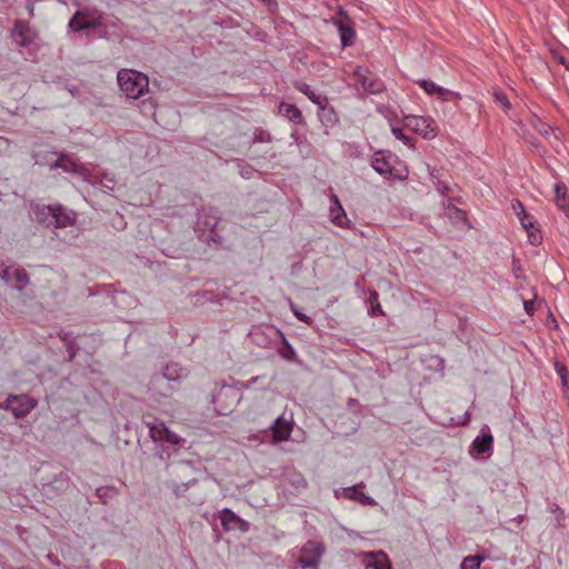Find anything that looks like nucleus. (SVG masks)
I'll use <instances>...</instances> for the list:
<instances>
[{
	"instance_id": "obj_1",
	"label": "nucleus",
	"mask_w": 569,
	"mask_h": 569,
	"mask_svg": "<svg viewBox=\"0 0 569 569\" xmlns=\"http://www.w3.org/2000/svg\"><path fill=\"white\" fill-rule=\"evenodd\" d=\"M187 376V370L179 363H167L162 372L151 376L147 385L148 399L157 403H166L174 392L180 390Z\"/></svg>"
},
{
	"instance_id": "obj_2",
	"label": "nucleus",
	"mask_w": 569,
	"mask_h": 569,
	"mask_svg": "<svg viewBox=\"0 0 569 569\" xmlns=\"http://www.w3.org/2000/svg\"><path fill=\"white\" fill-rule=\"evenodd\" d=\"M372 169L388 180L403 181L408 178L409 171L403 161L389 151L379 150L371 159Z\"/></svg>"
},
{
	"instance_id": "obj_3",
	"label": "nucleus",
	"mask_w": 569,
	"mask_h": 569,
	"mask_svg": "<svg viewBox=\"0 0 569 569\" xmlns=\"http://www.w3.org/2000/svg\"><path fill=\"white\" fill-rule=\"evenodd\" d=\"M117 81L120 90L130 99L138 100L149 91L148 76L133 69L119 70Z\"/></svg>"
},
{
	"instance_id": "obj_4",
	"label": "nucleus",
	"mask_w": 569,
	"mask_h": 569,
	"mask_svg": "<svg viewBox=\"0 0 569 569\" xmlns=\"http://www.w3.org/2000/svg\"><path fill=\"white\" fill-rule=\"evenodd\" d=\"M240 399L241 395L237 388L222 385L213 391L211 402L218 415L227 416L233 411Z\"/></svg>"
},
{
	"instance_id": "obj_5",
	"label": "nucleus",
	"mask_w": 569,
	"mask_h": 569,
	"mask_svg": "<svg viewBox=\"0 0 569 569\" xmlns=\"http://www.w3.org/2000/svg\"><path fill=\"white\" fill-rule=\"evenodd\" d=\"M37 406L38 400L26 393L9 395L0 402V409L10 411L17 419L27 417Z\"/></svg>"
},
{
	"instance_id": "obj_6",
	"label": "nucleus",
	"mask_w": 569,
	"mask_h": 569,
	"mask_svg": "<svg viewBox=\"0 0 569 569\" xmlns=\"http://www.w3.org/2000/svg\"><path fill=\"white\" fill-rule=\"evenodd\" d=\"M143 423L149 429V436L153 441H163L170 445H179L181 439L172 432L166 423L151 415L143 416Z\"/></svg>"
},
{
	"instance_id": "obj_7",
	"label": "nucleus",
	"mask_w": 569,
	"mask_h": 569,
	"mask_svg": "<svg viewBox=\"0 0 569 569\" xmlns=\"http://www.w3.org/2000/svg\"><path fill=\"white\" fill-rule=\"evenodd\" d=\"M325 546L315 540H308L300 549L298 565L301 569H318Z\"/></svg>"
},
{
	"instance_id": "obj_8",
	"label": "nucleus",
	"mask_w": 569,
	"mask_h": 569,
	"mask_svg": "<svg viewBox=\"0 0 569 569\" xmlns=\"http://www.w3.org/2000/svg\"><path fill=\"white\" fill-rule=\"evenodd\" d=\"M281 330L272 325L252 326L248 333L250 341L259 348H271Z\"/></svg>"
},
{
	"instance_id": "obj_9",
	"label": "nucleus",
	"mask_w": 569,
	"mask_h": 569,
	"mask_svg": "<svg viewBox=\"0 0 569 569\" xmlns=\"http://www.w3.org/2000/svg\"><path fill=\"white\" fill-rule=\"evenodd\" d=\"M222 218L219 214L217 208H201L197 212V218L194 222V232L198 238H202L206 236L208 230H212L221 224Z\"/></svg>"
},
{
	"instance_id": "obj_10",
	"label": "nucleus",
	"mask_w": 569,
	"mask_h": 569,
	"mask_svg": "<svg viewBox=\"0 0 569 569\" xmlns=\"http://www.w3.org/2000/svg\"><path fill=\"white\" fill-rule=\"evenodd\" d=\"M39 33L29 21L17 19L10 30L11 40L21 48H28L38 38Z\"/></svg>"
},
{
	"instance_id": "obj_11",
	"label": "nucleus",
	"mask_w": 569,
	"mask_h": 569,
	"mask_svg": "<svg viewBox=\"0 0 569 569\" xmlns=\"http://www.w3.org/2000/svg\"><path fill=\"white\" fill-rule=\"evenodd\" d=\"M403 122L407 128H410L425 139H432L437 134L436 122L431 117L409 114L405 116Z\"/></svg>"
},
{
	"instance_id": "obj_12",
	"label": "nucleus",
	"mask_w": 569,
	"mask_h": 569,
	"mask_svg": "<svg viewBox=\"0 0 569 569\" xmlns=\"http://www.w3.org/2000/svg\"><path fill=\"white\" fill-rule=\"evenodd\" d=\"M353 76L356 81L368 93L378 94L386 89L383 81L378 77L371 76V72L367 68L358 66L355 69Z\"/></svg>"
},
{
	"instance_id": "obj_13",
	"label": "nucleus",
	"mask_w": 569,
	"mask_h": 569,
	"mask_svg": "<svg viewBox=\"0 0 569 569\" xmlns=\"http://www.w3.org/2000/svg\"><path fill=\"white\" fill-rule=\"evenodd\" d=\"M218 517L226 532L238 530L241 533H246L250 530V523L244 519L240 518L229 508H223L219 512Z\"/></svg>"
},
{
	"instance_id": "obj_14",
	"label": "nucleus",
	"mask_w": 569,
	"mask_h": 569,
	"mask_svg": "<svg viewBox=\"0 0 569 569\" xmlns=\"http://www.w3.org/2000/svg\"><path fill=\"white\" fill-rule=\"evenodd\" d=\"M417 83L427 94L435 96L441 101L459 100L461 98L460 93L440 87L430 79H421Z\"/></svg>"
},
{
	"instance_id": "obj_15",
	"label": "nucleus",
	"mask_w": 569,
	"mask_h": 569,
	"mask_svg": "<svg viewBox=\"0 0 569 569\" xmlns=\"http://www.w3.org/2000/svg\"><path fill=\"white\" fill-rule=\"evenodd\" d=\"M53 220L48 222L54 228L73 227L77 222V212L61 203L53 204Z\"/></svg>"
},
{
	"instance_id": "obj_16",
	"label": "nucleus",
	"mask_w": 569,
	"mask_h": 569,
	"mask_svg": "<svg viewBox=\"0 0 569 569\" xmlns=\"http://www.w3.org/2000/svg\"><path fill=\"white\" fill-rule=\"evenodd\" d=\"M330 203L329 212L331 222L339 228L352 229L353 224L348 219L347 213L337 194L332 193L330 196Z\"/></svg>"
},
{
	"instance_id": "obj_17",
	"label": "nucleus",
	"mask_w": 569,
	"mask_h": 569,
	"mask_svg": "<svg viewBox=\"0 0 569 569\" xmlns=\"http://www.w3.org/2000/svg\"><path fill=\"white\" fill-rule=\"evenodd\" d=\"M338 14L339 19L335 21V24L339 31L341 46L346 48L353 43L356 32L352 28L351 20L342 9L339 10Z\"/></svg>"
},
{
	"instance_id": "obj_18",
	"label": "nucleus",
	"mask_w": 569,
	"mask_h": 569,
	"mask_svg": "<svg viewBox=\"0 0 569 569\" xmlns=\"http://www.w3.org/2000/svg\"><path fill=\"white\" fill-rule=\"evenodd\" d=\"M281 483L283 489L290 495H298L308 487L305 476L296 470L286 472L282 477Z\"/></svg>"
},
{
	"instance_id": "obj_19",
	"label": "nucleus",
	"mask_w": 569,
	"mask_h": 569,
	"mask_svg": "<svg viewBox=\"0 0 569 569\" xmlns=\"http://www.w3.org/2000/svg\"><path fill=\"white\" fill-rule=\"evenodd\" d=\"M272 441L274 443L287 441L292 432V423L278 417L270 426Z\"/></svg>"
},
{
	"instance_id": "obj_20",
	"label": "nucleus",
	"mask_w": 569,
	"mask_h": 569,
	"mask_svg": "<svg viewBox=\"0 0 569 569\" xmlns=\"http://www.w3.org/2000/svg\"><path fill=\"white\" fill-rule=\"evenodd\" d=\"M278 114L284 117L293 124H305L306 120L302 111L293 103L280 102L278 106Z\"/></svg>"
},
{
	"instance_id": "obj_21",
	"label": "nucleus",
	"mask_w": 569,
	"mask_h": 569,
	"mask_svg": "<svg viewBox=\"0 0 569 569\" xmlns=\"http://www.w3.org/2000/svg\"><path fill=\"white\" fill-rule=\"evenodd\" d=\"M363 563L366 569H391L390 560L383 551L365 553Z\"/></svg>"
},
{
	"instance_id": "obj_22",
	"label": "nucleus",
	"mask_w": 569,
	"mask_h": 569,
	"mask_svg": "<svg viewBox=\"0 0 569 569\" xmlns=\"http://www.w3.org/2000/svg\"><path fill=\"white\" fill-rule=\"evenodd\" d=\"M493 446V436L488 430L477 436L470 446V455H483L489 452Z\"/></svg>"
},
{
	"instance_id": "obj_23",
	"label": "nucleus",
	"mask_w": 569,
	"mask_h": 569,
	"mask_svg": "<svg viewBox=\"0 0 569 569\" xmlns=\"http://www.w3.org/2000/svg\"><path fill=\"white\" fill-rule=\"evenodd\" d=\"M363 482H360L358 485L348 487L343 489V497L349 500L358 501L363 506H371L375 503V500L367 496L361 488H363Z\"/></svg>"
},
{
	"instance_id": "obj_24",
	"label": "nucleus",
	"mask_w": 569,
	"mask_h": 569,
	"mask_svg": "<svg viewBox=\"0 0 569 569\" xmlns=\"http://www.w3.org/2000/svg\"><path fill=\"white\" fill-rule=\"evenodd\" d=\"M277 339L280 341L276 347L278 355L288 362H300L295 348L282 331L281 335H278Z\"/></svg>"
},
{
	"instance_id": "obj_25",
	"label": "nucleus",
	"mask_w": 569,
	"mask_h": 569,
	"mask_svg": "<svg viewBox=\"0 0 569 569\" xmlns=\"http://www.w3.org/2000/svg\"><path fill=\"white\" fill-rule=\"evenodd\" d=\"M89 16H90V9L84 8L82 10H77L74 14L69 20V28L73 32H80L83 30H90L89 29Z\"/></svg>"
},
{
	"instance_id": "obj_26",
	"label": "nucleus",
	"mask_w": 569,
	"mask_h": 569,
	"mask_svg": "<svg viewBox=\"0 0 569 569\" xmlns=\"http://www.w3.org/2000/svg\"><path fill=\"white\" fill-rule=\"evenodd\" d=\"M51 169H62L69 173H81V164L66 153H60L58 159L51 164Z\"/></svg>"
},
{
	"instance_id": "obj_27",
	"label": "nucleus",
	"mask_w": 569,
	"mask_h": 569,
	"mask_svg": "<svg viewBox=\"0 0 569 569\" xmlns=\"http://www.w3.org/2000/svg\"><path fill=\"white\" fill-rule=\"evenodd\" d=\"M317 114L320 122L328 128H333L339 122V117L337 112L335 111L333 107L330 106L329 103L320 106L318 108Z\"/></svg>"
},
{
	"instance_id": "obj_28",
	"label": "nucleus",
	"mask_w": 569,
	"mask_h": 569,
	"mask_svg": "<svg viewBox=\"0 0 569 569\" xmlns=\"http://www.w3.org/2000/svg\"><path fill=\"white\" fill-rule=\"evenodd\" d=\"M223 230V227L219 224L217 228L212 230H208L206 236L202 238H199L202 242L207 243L208 247L219 249L222 248L224 244V237L222 236L221 231Z\"/></svg>"
},
{
	"instance_id": "obj_29",
	"label": "nucleus",
	"mask_w": 569,
	"mask_h": 569,
	"mask_svg": "<svg viewBox=\"0 0 569 569\" xmlns=\"http://www.w3.org/2000/svg\"><path fill=\"white\" fill-rule=\"evenodd\" d=\"M30 282V277L28 272L23 268H16L12 271V283L11 286L18 291H22L26 287H28Z\"/></svg>"
},
{
	"instance_id": "obj_30",
	"label": "nucleus",
	"mask_w": 569,
	"mask_h": 569,
	"mask_svg": "<svg viewBox=\"0 0 569 569\" xmlns=\"http://www.w3.org/2000/svg\"><path fill=\"white\" fill-rule=\"evenodd\" d=\"M94 493L102 505H107L118 497L119 489L116 486H100L96 489Z\"/></svg>"
},
{
	"instance_id": "obj_31",
	"label": "nucleus",
	"mask_w": 569,
	"mask_h": 569,
	"mask_svg": "<svg viewBox=\"0 0 569 569\" xmlns=\"http://www.w3.org/2000/svg\"><path fill=\"white\" fill-rule=\"evenodd\" d=\"M369 305L368 313L371 317L385 316L382 307L379 302V293L376 289H369V298L367 300Z\"/></svg>"
},
{
	"instance_id": "obj_32",
	"label": "nucleus",
	"mask_w": 569,
	"mask_h": 569,
	"mask_svg": "<svg viewBox=\"0 0 569 569\" xmlns=\"http://www.w3.org/2000/svg\"><path fill=\"white\" fill-rule=\"evenodd\" d=\"M32 212L39 223H47L49 218H53V204H36L32 207Z\"/></svg>"
},
{
	"instance_id": "obj_33",
	"label": "nucleus",
	"mask_w": 569,
	"mask_h": 569,
	"mask_svg": "<svg viewBox=\"0 0 569 569\" xmlns=\"http://www.w3.org/2000/svg\"><path fill=\"white\" fill-rule=\"evenodd\" d=\"M522 227L526 229L529 242L531 244L538 246L542 242V236L539 228L537 227L536 221H528Z\"/></svg>"
},
{
	"instance_id": "obj_34",
	"label": "nucleus",
	"mask_w": 569,
	"mask_h": 569,
	"mask_svg": "<svg viewBox=\"0 0 569 569\" xmlns=\"http://www.w3.org/2000/svg\"><path fill=\"white\" fill-rule=\"evenodd\" d=\"M157 107H158V102L152 97H149L147 99H142L138 103V108L140 109V112L144 117H150V118H153L156 116Z\"/></svg>"
},
{
	"instance_id": "obj_35",
	"label": "nucleus",
	"mask_w": 569,
	"mask_h": 569,
	"mask_svg": "<svg viewBox=\"0 0 569 569\" xmlns=\"http://www.w3.org/2000/svg\"><path fill=\"white\" fill-rule=\"evenodd\" d=\"M530 124L532 128L539 132L541 136L548 138L551 132H555V129L549 126L548 123L543 122L540 118L537 116H532L530 119Z\"/></svg>"
},
{
	"instance_id": "obj_36",
	"label": "nucleus",
	"mask_w": 569,
	"mask_h": 569,
	"mask_svg": "<svg viewBox=\"0 0 569 569\" xmlns=\"http://www.w3.org/2000/svg\"><path fill=\"white\" fill-rule=\"evenodd\" d=\"M511 208L513 209L515 213L517 214V217L519 218L521 224L523 226L525 223H527L528 221H532V217H530L522 202L518 199H513L511 201Z\"/></svg>"
},
{
	"instance_id": "obj_37",
	"label": "nucleus",
	"mask_w": 569,
	"mask_h": 569,
	"mask_svg": "<svg viewBox=\"0 0 569 569\" xmlns=\"http://www.w3.org/2000/svg\"><path fill=\"white\" fill-rule=\"evenodd\" d=\"M103 16L104 13L97 10V9H90V16H89V29H97L100 27H108L109 23L103 22Z\"/></svg>"
},
{
	"instance_id": "obj_38",
	"label": "nucleus",
	"mask_w": 569,
	"mask_h": 569,
	"mask_svg": "<svg viewBox=\"0 0 569 569\" xmlns=\"http://www.w3.org/2000/svg\"><path fill=\"white\" fill-rule=\"evenodd\" d=\"M482 561V556H468L462 560L460 569H479Z\"/></svg>"
},
{
	"instance_id": "obj_39",
	"label": "nucleus",
	"mask_w": 569,
	"mask_h": 569,
	"mask_svg": "<svg viewBox=\"0 0 569 569\" xmlns=\"http://www.w3.org/2000/svg\"><path fill=\"white\" fill-rule=\"evenodd\" d=\"M555 370L561 380V385L563 388H568L569 386V372L565 363L560 361L555 362Z\"/></svg>"
},
{
	"instance_id": "obj_40",
	"label": "nucleus",
	"mask_w": 569,
	"mask_h": 569,
	"mask_svg": "<svg viewBox=\"0 0 569 569\" xmlns=\"http://www.w3.org/2000/svg\"><path fill=\"white\" fill-rule=\"evenodd\" d=\"M198 483L196 478L181 483H173L172 491L177 498H180L184 495V492L191 487Z\"/></svg>"
},
{
	"instance_id": "obj_41",
	"label": "nucleus",
	"mask_w": 569,
	"mask_h": 569,
	"mask_svg": "<svg viewBox=\"0 0 569 569\" xmlns=\"http://www.w3.org/2000/svg\"><path fill=\"white\" fill-rule=\"evenodd\" d=\"M272 140H273L272 136L269 131H267L262 128H254L253 140H252L253 143H258V142L270 143V142H272Z\"/></svg>"
},
{
	"instance_id": "obj_42",
	"label": "nucleus",
	"mask_w": 569,
	"mask_h": 569,
	"mask_svg": "<svg viewBox=\"0 0 569 569\" xmlns=\"http://www.w3.org/2000/svg\"><path fill=\"white\" fill-rule=\"evenodd\" d=\"M548 511L556 516L557 525L558 526H562V522L566 519V515H565L563 509L559 505H557L556 502H552V503H549Z\"/></svg>"
},
{
	"instance_id": "obj_43",
	"label": "nucleus",
	"mask_w": 569,
	"mask_h": 569,
	"mask_svg": "<svg viewBox=\"0 0 569 569\" xmlns=\"http://www.w3.org/2000/svg\"><path fill=\"white\" fill-rule=\"evenodd\" d=\"M493 99L495 101L500 104V107L506 111L508 112L510 109H511V103L507 97L506 93H503L502 91H497L493 93Z\"/></svg>"
},
{
	"instance_id": "obj_44",
	"label": "nucleus",
	"mask_w": 569,
	"mask_h": 569,
	"mask_svg": "<svg viewBox=\"0 0 569 569\" xmlns=\"http://www.w3.org/2000/svg\"><path fill=\"white\" fill-rule=\"evenodd\" d=\"M308 99L318 106V108L322 104H328V97L321 93H316L313 90L308 96Z\"/></svg>"
},
{
	"instance_id": "obj_45",
	"label": "nucleus",
	"mask_w": 569,
	"mask_h": 569,
	"mask_svg": "<svg viewBox=\"0 0 569 569\" xmlns=\"http://www.w3.org/2000/svg\"><path fill=\"white\" fill-rule=\"evenodd\" d=\"M392 134L400 141H402L405 144L410 146L412 142V138L405 134L403 130L398 127H392L391 129Z\"/></svg>"
},
{
	"instance_id": "obj_46",
	"label": "nucleus",
	"mask_w": 569,
	"mask_h": 569,
	"mask_svg": "<svg viewBox=\"0 0 569 569\" xmlns=\"http://www.w3.org/2000/svg\"><path fill=\"white\" fill-rule=\"evenodd\" d=\"M291 310H292L295 317L299 321H301V322H303V323H306L308 326H311L313 323V320H312V318L310 316L299 311L293 305H291Z\"/></svg>"
},
{
	"instance_id": "obj_47",
	"label": "nucleus",
	"mask_w": 569,
	"mask_h": 569,
	"mask_svg": "<svg viewBox=\"0 0 569 569\" xmlns=\"http://www.w3.org/2000/svg\"><path fill=\"white\" fill-rule=\"evenodd\" d=\"M292 86H293V88H295L296 90H298L299 92L303 93V94H305V96H307V97H308V96L310 94V92L312 91L311 87H310L308 83H306V82H303V81H301V80H295V81H292Z\"/></svg>"
},
{
	"instance_id": "obj_48",
	"label": "nucleus",
	"mask_w": 569,
	"mask_h": 569,
	"mask_svg": "<svg viewBox=\"0 0 569 569\" xmlns=\"http://www.w3.org/2000/svg\"><path fill=\"white\" fill-rule=\"evenodd\" d=\"M12 269L10 267H2L0 278L8 284L12 283Z\"/></svg>"
},
{
	"instance_id": "obj_49",
	"label": "nucleus",
	"mask_w": 569,
	"mask_h": 569,
	"mask_svg": "<svg viewBox=\"0 0 569 569\" xmlns=\"http://www.w3.org/2000/svg\"><path fill=\"white\" fill-rule=\"evenodd\" d=\"M449 211H453L456 219H465L466 212L462 209L457 208L456 206L449 203L448 208Z\"/></svg>"
},
{
	"instance_id": "obj_50",
	"label": "nucleus",
	"mask_w": 569,
	"mask_h": 569,
	"mask_svg": "<svg viewBox=\"0 0 569 569\" xmlns=\"http://www.w3.org/2000/svg\"><path fill=\"white\" fill-rule=\"evenodd\" d=\"M523 308L528 315H532L535 311V302L533 300H525Z\"/></svg>"
},
{
	"instance_id": "obj_51",
	"label": "nucleus",
	"mask_w": 569,
	"mask_h": 569,
	"mask_svg": "<svg viewBox=\"0 0 569 569\" xmlns=\"http://www.w3.org/2000/svg\"><path fill=\"white\" fill-rule=\"evenodd\" d=\"M250 171H251V168L246 169V170H244V169H243V170H241V171H240L241 177H243V178H249V173H250Z\"/></svg>"
},
{
	"instance_id": "obj_52",
	"label": "nucleus",
	"mask_w": 569,
	"mask_h": 569,
	"mask_svg": "<svg viewBox=\"0 0 569 569\" xmlns=\"http://www.w3.org/2000/svg\"><path fill=\"white\" fill-rule=\"evenodd\" d=\"M439 190L445 194L449 191V187L448 186H442V187H439Z\"/></svg>"
},
{
	"instance_id": "obj_53",
	"label": "nucleus",
	"mask_w": 569,
	"mask_h": 569,
	"mask_svg": "<svg viewBox=\"0 0 569 569\" xmlns=\"http://www.w3.org/2000/svg\"><path fill=\"white\" fill-rule=\"evenodd\" d=\"M76 356V352L72 348L69 349V358L70 359H73V357Z\"/></svg>"
},
{
	"instance_id": "obj_54",
	"label": "nucleus",
	"mask_w": 569,
	"mask_h": 569,
	"mask_svg": "<svg viewBox=\"0 0 569 569\" xmlns=\"http://www.w3.org/2000/svg\"><path fill=\"white\" fill-rule=\"evenodd\" d=\"M559 62H560L561 64L566 66L567 70L569 71V63H568V64H566V61H565V59H563V58H560V59H559Z\"/></svg>"
},
{
	"instance_id": "obj_55",
	"label": "nucleus",
	"mask_w": 569,
	"mask_h": 569,
	"mask_svg": "<svg viewBox=\"0 0 569 569\" xmlns=\"http://www.w3.org/2000/svg\"><path fill=\"white\" fill-rule=\"evenodd\" d=\"M28 11H29V14L32 17L33 16V6L32 4H30L28 7Z\"/></svg>"
},
{
	"instance_id": "obj_56",
	"label": "nucleus",
	"mask_w": 569,
	"mask_h": 569,
	"mask_svg": "<svg viewBox=\"0 0 569 569\" xmlns=\"http://www.w3.org/2000/svg\"><path fill=\"white\" fill-rule=\"evenodd\" d=\"M257 380H258V377H253V378L250 380V382H251V383H257Z\"/></svg>"
}]
</instances>
